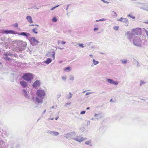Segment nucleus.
<instances>
[{"instance_id": "12", "label": "nucleus", "mask_w": 148, "mask_h": 148, "mask_svg": "<svg viewBox=\"0 0 148 148\" xmlns=\"http://www.w3.org/2000/svg\"><path fill=\"white\" fill-rule=\"evenodd\" d=\"M48 134H50L52 136H57L59 134V133L57 132L53 131L51 130H49L47 131Z\"/></svg>"}, {"instance_id": "17", "label": "nucleus", "mask_w": 148, "mask_h": 148, "mask_svg": "<svg viewBox=\"0 0 148 148\" xmlns=\"http://www.w3.org/2000/svg\"><path fill=\"white\" fill-rule=\"evenodd\" d=\"M26 90V89H23L22 90V94L26 98H29V96L28 95Z\"/></svg>"}, {"instance_id": "46", "label": "nucleus", "mask_w": 148, "mask_h": 148, "mask_svg": "<svg viewBox=\"0 0 148 148\" xmlns=\"http://www.w3.org/2000/svg\"><path fill=\"white\" fill-rule=\"evenodd\" d=\"M13 25L15 27H17L18 26V24L17 23H15V24Z\"/></svg>"}, {"instance_id": "24", "label": "nucleus", "mask_w": 148, "mask_h": 148, "mask_svg": "<svg viewBox=\"0 0 148 148\" xmlns=\"http://www.w3.org/2000/svg\"><path fill=\"white\" fill-rule=\"evenodd\" d=\"M71 68L70 67L66 68L64 69V71L66 72H69L71 71Z\"/></svg>"}, {"instance_id": "16", "label": "nucleus", "mask_w": 148, "mask_h": 148, "mask_svg": "<svg viewBox=\"0 0 148 148\" xmlns=\"http://www.w3.org/2000/svg\"><path fill=\"white\" fill-rule=\"evenodd\" d=\"M140 29H133L132 30V33H134V34L135 35H138L140 32Z\"/></svg>"}, {"instance_id": "10", "label": "nucleus", "mask_w": 148, "mask_h": 148, "mask_svg": "<svg viewBox=\"0 0 148 148\" xmlns=\"http://www.w3.org/2000/svg\"><path fill=\"white\" fill-rule=\"evenodd\" d=\"M106 81L108 83L112 84L117 85L118 84V81H114L112 79H111L107 78L106 79Z\"/></svg>"}, {"instance_id": "58", "label": "nucleus", "mask_w": 148, "mask_h": 148, "mask_svg": "<svg viewBox=\"0 0 148 148\" xmlns=\"http://www.w3.org/2000/svg\"><path fill=\"white\" fill-rule=\"evenodd\" d=\"M89 109H90V108L89 107H87L86 108V110H89Z\"/></svg>"}, {"instance_id": "45", "label": "nucleus", "mask_w": 148, "mask_h": 148, "mask_svg": "<svg viewBox=\"0 0 148 148\" xmlns=\"http://www.w3.org/2000/svg\"><path fill=\"white\" fill-rule=\"evenodd\" d=\"M90 124V121H87V126H88Z\"/></svg>"}, {"instance_id": "42", "label": "nucleus", "mask_w": 148, "mask_h": 148, "mask_svg": "<svg viewBox=\"0 0 148 148\" xmlns=\"http://www.w3.org/2000/svg\"><path fill=\"white\" fill-rule=\"evenodd\" d=\"M93 93V92H87L86 94V95H90V94H91V93Z\"/></svg>"}, {"instance_id": "21", "label": "nucleus", "mask_w": 148, "mask_h": 148, "mask_svg": "<svg viewBox=\"0 0 148 148\" xmlns=\"http://www.w3.org/2000/svg\"><path fill=\"white\" fill-rule=\"evenodd\" d=\"M26 19L29 23H31L33 22L32 17L30 16H27Z\"/></svg>"}, {"instance_id": "29", "label": "nucleus", "mask_w": 148, "mask_h": 148, "mask_svg": "<svg viewBox=\"0 0 148 148\" xmlns=\"http://www.w3.org/2000/svg\"><path fill=\"white\" fill-rule=\"evenodd\" d=\"M106 19L104 18H102L100 19L99 20H96V22H99V21H106Z\"/></svg>"}, {"instance_id": "50", "label": "nucleus", "mask_w": 148, "mask_h": 148, "mask_svg": "<svg viewBox=\"0 0 148 148\" xmlns=\"http://www.w3.org/2000/svg\"><path fill=\"white\" fill-rule=\"evenodd\" d=\"M61 43L62 44H64L66 43V42H65L64 41H62L61 42Z\"/></svg>"}, {"instance_id": "6", "label": "nucleus", "mask_w": 148, "mask_h": 148, "mask_svg": "<svg viewBox=\"0 0 148 148\" xmlns=\"http://www.w3.org/2000/svg\"><path fill=\"white\" fill-rule=\"evenodd\" d=\"M133 43L135 46L138 47L141 46V41L138 36L135 37L133 40Z\"/></svg>"}, {"instance_id": "43", "label": "nucleus", "mask_w": 148, "mask_h": 148, "mask_svg": "<svg viewBox=\"0 0 148 148\" xmlns=\"http://www.w3.org/2000/svg\"><path fill=\"white\" fill-rule=\"evenodd\" d=\"M98 30V28L95 27V28L94 29V31L95 32L96 31Z\"/></svg>"}, {"instance_id": "22", "label": "nucleus", "mask_w": 148, "mask_h": 148, "mask_svg": "<svg viewBox=\"0 0 148 148\" xmlns=\"http://www.w3.org/2000/svg\"><path fill=\"white\" fill-rule=\"evenodd\" d=\"M52 61V60L51 58H47L46 60L44 62L46 63L47 64H49V63H51Z\"/></svg>"}, {"instance_id": "57", "label": "nucleus", "mask_w": 148, "mask_h": 148, "mask_svg": "<svg viewBox=\"0 0 148 148\" xmlns=\"http://www.w3.org/2000/svg\"><path fill=\"white\" fill-rule=\"evenodd\" d=\"M144 23H148V20H147L146 22H144Z\"/></svg>"}, {"instance_id": "55", "label": "nucleus", "mask_w": 148, "mask_h": 148, "mask_svg": "<svg viewBox=\"0 0 148 148\" xmlns=\"http://www.w3.org/2000/svg\"><path fill=\"white\" fill-rule=\"evenodd\" d=\"M49 119H51V120H53V119H54V118H49Z\"/></svg>"}, {"instance_id": "26", "label": "nucleus", "mask_w": 148, "mask_h": 148, "mask_svg": "<svg viewBox=\"0 0 148 148\" xmlns=\"http://www.w3.org/2000/svg\"><path fill=\"white\" fill-rule=\"evenodd\" d=\"M120 61L123 64H126L127 62V60L125 59H121Z\"/></svg>"}, {"instance_id": "37", "label": "nucleus", "mask_w": 148, "mask_h": 148, "mask_svg": "<svg viewBox=\"0 0 148 148\" xmlns=\"http://www.w3.org/2000/svg\"><path fill=\"white\" fill-rule=\"evenodd\" d=\"M127 16H128V17H130V18H132L134 19V18H135V17L134 16H133L132 15V14H130L129 15H127Z\"/></svg>"}, {"instance_id": "9", "label": "nucleus", "mask_w": 148, "mask_h": 148, "mask_svg": "<svg viewBox=\"0 0 148 148\" xmlns=\"http://www.w3.org/2000/svg\"><path fill=\"white\" fill-rule=\"evenodd\" d=\"M86 138L84 137H82L80 135L78 136L76 134V136H75L74 139V140L76 141L79 142H81L85 140Z\"/></svg>"}, {"instance_id": "34", "label": "nucleus", "mask_w": 148, "mask_h": 148, "mask_svg": "<svg viewBox=\"0 0 148 148\" xmlns=\"http://www.w3.org/2000/svg\"><path fill=\"white\" fill-rule=\"evenodd\" d=\"M62 79L63 81H65L66 80V76H63L62 77Z\"/></svg>"}, {"instance_id": "59", "label": "nucleus", "mask_w": 148, "mask_h": 148, "mask_svg": "<svg viewBox=\"0 0 148 148\" xmlns=\"http://www.w3.org/2000/svg\"><path fill=\"white\" fill-rule=\"evenodd\" d=\"M69 7V5H68L67 6V7L66 8V10H68Z\"/></svg>"}, {"instance_id": "41", "label": "nucleus", "mask_w": 148, "mask_h": 148, "mask_svg": "<svg viewBox=\"0 0 148 148\" xmlns=\"http://www.w3.org/2000/svg\"><path fill=\"white\" fill-rule=\"evenodd\" d=\"M136 62L137 63V67H139L140 66V65L138 62L137 61H136Z\"/></svg>"}, {"instance_id": "52", "label": "nucleus", "mask_w": 148, "mask_h": 148, "mask_svg": "<svg viewBox=\"0 0 148 148\" xmlns=\"http://www.w3.org/2000/svg\"><path fill=\"white\" fill-rule=\"evenodd\" d=\"M46 110H44V111H43V112H42V114L43 115L46 112Z\"/></svg>"}, {"instance_id": "30", "label": "nucleus", "mask_w": 148, "mask_h": 148, "mask_svg": "<svg viewBox=\"0 0 148 148\" xmlns=\"http://www.w3.org/2000/svg\"><path fill=\"white\" fill-rule=\"evenodd\" d=\"M112 14L113 16H114L116 17L117 16V14H116V13L115 12H114V11H112Z\"/></svg>"}, {"instance_id": "31", "label": "nucleus", "mask_w": 148, "mask_h": 148, "mask_svg": "<svg viewBox=\"0 0 148 148\" xmlns=\"http://www.w3.org/2000/svg\"><path fill=\"white\" fill-rule=\"evenodd\" d=\"M4 143V142L2 140V138L0 137V145H2Z\"/></svg>"}, {"instance_id": "53", "label": "nucleus", "mask_w": 148, "mask_h": 148, "mask_svg": "<svg viewBox=\"0 0 148 148\" xmlns=\"http://www.w3.org/2000/svg\"><path fill=\"white\" fill-rule=\"evenodd\" d=\"M89 56L92 58H93V56L92 55V54H90L89 55Z\"/></svg>"}, {"instance_id": "40", "label": "nucleus", "mask_w": 148, "mask_h": 148, "mask_svg": "<svg viewBox=\"0 0 148 148\" xmlns=\"http://www.w3.org/2000/svg\"><path fill=\"white\" fill-rule=\"evenodd\" d=\"M59 6V5H57L56 6H55V7L52 8L51 9V10H54V9H55L56 8L58 7Z\"/></svg>"}, {"instance_id": "11", "label": "nucleus", "mask_w": 148, "mask_h": 148, "mask_svg": "<svg viewBox=\"0 0 148 148\" xmlns=\"http://www.w3.org/2000/svg\"><path fill=\"white\" fill-rule=\"evenodd\" d=\"M139 7L140 9L147 11L148 8V4H140V6Z\"/></svg>"}, {"instance_id": "1", "label": "nucleus", "mask_w": 148, "mask_h": 148, "mask_svg": "<svg viewBox=\"0 0 148 148\" xmlns=\"http://www.w3.org/2000/svg\"><path fill=\"white\" fill-rule=\"evenodd\" d=\"M37 97L36 98V101L38 103H42V99H44L45 94L44 90H38L36 92Z\"/></svg>"}, {"instance_id": "56", "label": "nucleus", "mask_w": 148, "mask_h": 148, "mask_svg": "<svg viewBox=\"0 0 148 148\" xmlns=\"http://www.w3.org/2000/svg\"><path fill=\"white\" fill-rule=\"evenodd\" d=\"M58 118H59V117H58V116H57V117H56L55 118V119H56V120H57V119H58Z\"/></svg>"}, {"instance_id": "18", "label": "nucleus", "mask_w": 148, "mask_h": 148, "mask_svg": "<svg viewBox=\"0 0 148 148\" xmlns=\"http://www.w3.org/2000/svg\"><path fill=\"white\" fill-rule=\"evenodd\" d=\"M18 35H21L24 36H25L26 37H28L30 35V34L27 33L26 32H22L18 34Z\"/></svg>"}, {"instance_id": "36", "label": "nucleus", "mask_w": 148, "mask_h": 148, "mask_svg": "<svg viewBox=\"0 0 148 148\" xmlns=\"http://www.w3.org/2000/svg\"><path fill=\"white\" fill-rule=\"evenodd\" d=\"M145 83V82L141 80L140 81V86L142 85H143Z\"/></svg>"}, {"instance_id": "14", "label": "nucleus", "mask_w": 148, "mask_h": 148, "mask_svg": "<svg viewBox=\"0 0 148 148\" xmlns=\"http://www.w3.org/2000/svg\"><path fill=\"white\" fill-rule=\"evenodd\" d=\"M40 81L37 80L33 84V86L34 88H36L40 85Z\"/></svg>"}, {"instance_id": "35", "label": "nucleus", "mask_w": 148, "mask_h": 148, "mask_svg": "<svg viewBox=\"0 0 148 148\" xmlns=\"http://www.w3.org/2000/svg\"><path fill=\"white\" fill-rule=\"evenodd\" d=\"M52 21L53 22H55L57 21V20L56 18V17H54L52 19Z\"/></svg>"}, {"instance_id": "7", "label": "nucleus", "mask_w": 148, "mask_h": 148, "mask_svg": "<svg viewBox=\"0 0 148 148\" xmlns=\"http://www.w3.org/2000/svg\"><path fill=\"white\" fill-rule=\"evenodd\" d=\"M29 40L31 42V44L34 46L36 45L39 42V41L36 40L34 37L30 38Z\"/></svg>"}, {"instance_id": "20", "label": "nucleus", "mask_w": 148, "mask_h": 148, "mask_svg": "<svg viewBox=\"0 0 148 148\" xmlns=\"http://www.w3.org/2000/svg\"><path fill=\"white\" fill-rule=\"evenodd\" d=\"M119 20L121 22L125 23H126V24L127 25H128V20L126 18L121 17Z\"/></svg>"}, {"instance_id": "39", "label": "nucleus", "mask_w": 148, "mask_h": 148, "mask_svg": "<svg viewBox=\"0 0 148 148\" xmlns=\"http://www.w3.org/2000/svg\"><path fill=\"white\" fill-rule=\"evenodd\" d=\"M118 28H119V26H115V27H114V29L115 30H117Z\"/></svg>"}, {"instance_id": "28", "label": "nucleus", "mask_w": 148, "mask_h": 148, "mask_svg": "<svg viewBox=\"0 0 148 148\" xmlns=\"http://www.w3.org/2000/svg\"><path fill=\"white\" fill-rule=\"evenodd\" d=\"M70 94L69 95H68L66 97L68 99H70L72 97V94L71 93V92H69Z\"/></svg>"}, {"instance_id": "64", "label": "nucleus", "mask_w": 148, "mask_h": 148, "mask_svg": "<svg viewBox=\"0 0 148 148\" xmlns=\"http://www.w3.org/2000/svg\"><path fill=\"white\" fill-rule=\"evenodd\" d=\"M94 118H92V119H91V120H94Z\"/></svg>"}, {"instance_id": "4", "label": "nucleus", "mask_w": 148, "mask_h": 148, "mask_svg": "<svg viewBox=\"0 0 148 148\" xmlns=\"http://www.w3.org/2000/svg\"><path fill=\"white\" fill-rule=\"evenodd\" d=\"M34 75L32 73H26L22 76L23 79L27 81H31L33 78Z\"/></svg>"}, {"instance_id": "32", "label": "nucleus", "mask_w": 148, "mask_h": 148, "mask_svg": "<svg viewBox=\"0 0 148 148\" xmlns=\"http://www.w3.org/2000/svg\"><path fill=\"white\" fill-rule=\"evenodd\" d=\"M37 30V28L33 29H32V31L35 34H37L38 33V32L36 31Z\"/></svg>"}, {"instance_id": "38", "label": "nucleus", "mask_w": 148, "mask_h": 148, "mask_svg": "<svg viewBox=\"0 0 148 148\" xmlns=\"http://www.w3.org/2000/svg\"><path fill=\"white\" fill-rule=\"evenodd\" d=\"M78 45H79L80 47L84 48V45L83 44L79 43Z\"/></svg>"}, {"instance_id": "8", "label": "nucleus", "mask_w": 148, "mask_h": 148, "mask_svg": "<svg viewBox=\"0 0 148 148\" xmlns=\"http://www.w3.org/2000/svg\"><path fill=\"white\" fill-rule=\"evenodd\" d=\"M134 33L132 32H127L125 34V36L127 39L130 42L132 41V39L134 37Z\"/></svg>"}, {"instance_id": "2", "label": "nucleus", "mask_w": 148, "mask_h": 148, "mask_svg": "<svg viewBox=\"0 0 148 148\" xmlns=\"http://www.w3.org/2000/svg\"><path fill=\"white\" fill-rule=\"evenodd\" d=\"M3 55L5 56L4 59L6 60L10 61V60H13L12 58V57H14L15 58H18V55L16 53H13L8 51L5 52Z\"/></svg>"}, {"instance_id": "60", "label": "nucleus", "mask_w": 148, "mask_h": 148, "mask_svg": "<svg viewBox=\"0 0 148 148\" xmlns=\"http://www.w3.org/2000/svg\"><path fill=\"white\" fill-rule=\"evenodd\" d=\"M34 25L32 24V25H30L29 26H34Z\"/></svg>"}, {"instance_id": "23", "label": "nucleus", "mask_w": 148, "mask_h": 148, "mask_svg": "<svg viewBox=\"0 0 148 148\" xmlns=\"http://www.w3.org/2000/svg\"><path fill=\"white\" fill-rule=\"evenodd\" d=\"M94 116L96 117V119H99L101 118V114H95L94 115Z\"/></svg>"}, {"instance_id": "51", "label": "nucleus", "mask_w": 148, "mask_h": 148, "mask_svg": "<svg viewBox=\"0 0 148 148\" xmlns=\"http://www.w3.org/2000/svg\"><path fill=\"white\" fill-rule=\"evenodd\" d=\"M145 32L146 34L148 36V31L146 30Z\"/></svg>"}, {"instance_id": "19", "label": "nucleus", "mask_w": 148, "mask_h": 148, "mask_svg": "<svg viewBox=\"0 0 148 148\" xmlns=\"http://www.w3.org/2000/svg\"><path fill=\"white\" fill-rule=\"evenodd\" d=\"M20 83L21 86L24 88L26 87L28 85L27 83L24 81H20Z\"/></svg>"}, {"instance_id": "5", "label": "nucleus", "mask_w": 148, "mask_h": 148, "mask_svg": "<svg viewBox=\"0 0 148 148\" xmlns=\"http://www.w3.org/2000/svg\"><path fill=\"white\" fill-rule=\"evenodd\" d=\"M64 136V138L69 140L72 139L74 140L75 137L76 136V134L74 132H69L68 133L65 134Z\"/></svg>"}, {"instance_id": "33", "label": "nucleus", "mask_w": 148, "mask_h": 148, "mask_svg": "<svg viewBox=\"0 0 148 148\" xmlns=\"http://www.w3.org/2000/svg\"><path fill=\"white\" fill-rule=\"evenodd\" d=\"M74 77L73 75H71L70 76V77L69 78V80L73 81L74 80Z\"/></svg>"}, {"instance_id": "48", "label": "nucleus", "mask_w": 148, "mask_h": 148, "mask_svg": "<svg viewBox=\"0 0 148 148\" xmlns=\"http://www.w3.org/2000/svg\"><path fill=\"white\" fill-rule=\"evenodd\" d=\"M61 95L60 94H58L57 95V97L58 98H60V97Z\"/></svg>"}, {"instance_id": "49", "label": "nucleus", "mask_w": 148, "mask_h": 148, "mask_svg": "<svg viewBox=\"0 0 148 148\" xmlns=\"http://www.w3.org/2000/svg\"><path fill=\"white\" fill-rule=\"evenodd\" d=\"M70 103H67L65 104V106H66L67 105H69Z\"/></svg>"}, {"instance_id": "63", "label": "nucleus", "mask_w": 148, "mask_h": 148, "mask_svg": "<svg viewBox=\"0 0 148 148\" xmlns=\"http://www.w3.org/2000/svg\"><path fill=\"white\" fill-rule=\"evenodd\" d=\"M142 100H144V101H145V99H142Z\"/></svg>"}, {"instance_id": "27", "label": "nucleus", "mask_w": 148, "mask_h": 148, "mask_svg": "<svg viewBox=\"0 0 148 148\" xmlns=\"http://www.w3.org/2000/svg\"><path fill=\"white\" fill-rule=\"evenodd\" d=\"M91 141L90 140H89L88 141H87L85 142V143L86 145H90V146H92V145L90 144V143H91Z\"/></svg>"}, {"instance_id": "25", "label": "nucleus", "mask_w": 148, "mask_h": 148, "mask_svg": "<svg viewBox=\"0 0 148 148\" xmlns=\"http://www.w3.org/2000/svg\"><path fill=\"white\" fill-rule=\"evenodd\" d=\"M99 63V62L98 61H96L94 59L93 60V64L94 65H96Z\"/></svg>"}, {"instance_id": "15", "label": "nucleus", "mask_w": 148, "mask_h": 148, "mask_svg": "<svg viewBox=\"0 0 148 148\" xmlns=\"http://www.w3.org/2000/svg\"><path fill=\"white\" fill-rule=\"evenodd\" d=\"M3 32L5 34H16V33L14 31L12 30H5L3 31Z\"/></svg>"}, {"instance_id": "3", "label": "nucleus", "mask_w": 148, "mask_h": 148, "mask_svg": "<svg viewBox=\"0 0 148 148\" xmlns=\"http://www.w3.org/2000/svg\"><path fill=\"white\" fill-rule=\"evenodd\" d=\"M16 42L18 46V49L19 51H22L25 49L27 44L26 42H23L21 40H17Z\"/></svg>"}, {"instance_id": "44", "label": "nucleus", "mask_w": 148, "mask_h": 148, "mask_svg": "<svg viewBox=\"0 0 148 148\" xmlns=\"http://www.w3.org/2000/svg\"><path fill=\"white\" fill-rule=\"evenodd\" d=\"M85 112H86L85 111H82L80 112V114H83L85 113Z\"/></svg>"}, {"instance_id": "54", "label": "nucleus", "mask_w": 148, "mask_h": 148, "mask_svg": "<svg viewBox=\"0 0 148 148\" xmlns=\"http://www.w3.org/2000/svg\"><path fill=\"white\" fill-rule=\"evenodd\" d=\"M59 48L61 50H62L64 49V48H61V47H59Z\"/></svg>"}, {"instance_id": "47", "label": "nucleus", "mask_w": 148, "mask_h": 148, "mask_svg": "<svg viewBox=\"0 0 148 148\" xmlns=\"http://www.w3.org/2000/svg\"><path fill=\"white\" fill-rule=\"evenodd\" d=\"M101 1H102L104 3H108V2H107V1L104 0H101Z\"/></svg>"}, {"instance_id": "61", "label": "nucleus", "mask_w": 148, "mask_h": 148, "mask_svg": "<svg viewBox=\"0 0 148 148\" xmlns=\"http://www.w3.org/2000/svg\"><path fill=\"white\" fill-rule=\"evenodd\" d=\"M35 9H39V8H35Z\"/></svg>"}, {"instance_id": "62", "label": "nucleus", "mask_w": 148, "mask_h": 148, "mask_svg": "<svg viewBox=\"0 0 148 148\" xmlns=\"http://www.w3.org/2000/svg\"><path fill=\"white\" fill-rule=\"evenodd\" d=\"M59 62L60 63H61L62 62V61H60Z\"/></svg>"}, {"instance_id": "13", "label": "nucleus", "mask_w": 148, "mask_h": 148, "mask_svg": "<svg viewBox=\"0 0 148 148\" xmlns=\"http://www.w3.org/2000/svg\"><path fill=\"white\" fill-rule=\"evenodd\" d=\"M55 52L53 51L51 53L49 52L47 54L46 56L48 57L53 58V59L55 58Z\"/></svg>"}]
</instances>
